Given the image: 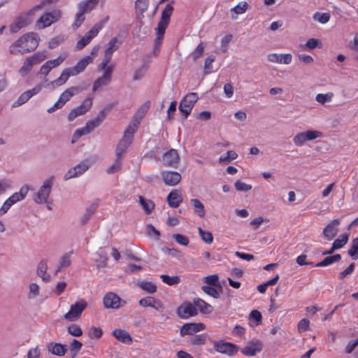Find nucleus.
Segmentation results:
<instances>
[{"mask_svg":"<svg viewBox=\"0 0 358 358\" xmlns=\"http://www.w3.org/2000/svg\"><path fill=\"white\" fill-rule=\"evenodd\" d=\"M39 41L40 38L37 33L29 32L13 43L9 48V52L14 55L29 52L38 47Z\"/></svg>","mask_w":358,"mask_h":358,"instance_id":"f257e3e1","label":"nucleus"},{"mask_svg":"<svg viewBox=\"0 0 358 358\" xmlns=\"http://www.w3.org/2000/svg\"><path fill=\"white\" fill-rule=\"evenodd\" d=\"M173 7L171 4H167L163 10L161 15V19L158 23L157 28V37L155 41V45H159L167 28L170 18L173 13Z\"/></svg>","mask_w":358,"mask_h":358,"instance_id":"f03ea898","label":"nucleus"},{"mask_svg":"<svg viewBox=\"0 0 358 358\" xmlns=\"http://www.w3.org/2000/svg\"><path fill=\"white\" fill-rule=\"evenodd\" d=\"M61 17L62 12L58 9L45 13L36 21L35 28L38 30L44 29L59 21Z\"/></svg>","mask_w":358,"mask_h":358,"instance_id":"7ed1b4c3","label":"nucleus"},{"mask_svg":"<svg viewBox=\"0 0 358 358\" xmlns=\"http://www.w3.org/2000/svg\"><path fill=\"white\" fill-rule=\"evenodd\" d=\"M55 178L51 176L43 181L38 192L34 194L33 200L37 204L47 202L53 186Z\"/></svg>","mask_w":358,"mask_h":358,"instance_id":"20e7f679","label":"nucleus"},{"mask_svg":"<svg viewBox=\"0 0 358 358\" xmlns=\"http://www.w3.org/2000/svg\"><path fill=\"white\" fill-rule=\"evenodd\" d=\"M323 136V134L318 131L314 129H309L304 131L297 133L293 137V143L296 146L301 147L307 141H313L315 139L322 138Z\"/></svg>","mask_w":358,"mask_h":358,"instance_id":"39448f33","label":"nucleus"},{"mask_svg":"<svg viewBox=\"0 0 358 358\" xmlns=\"http://www.w3.org/2000/svg\"><path fill=\"white\" fill-rule=\"evenodd\" d=\"M87 303L84 299H80L72 304L69 310L64 314V318L70 322H75L78 320L83 310L87 308Z\"/></svg>","mask_w":358,"mask_h":358,"instance_id":"423d86ee","label":"nucleus"},{"mask_svg":"<svg viewBox=\"0 0 358 358\" xmlns=\"http://www.w3.org/2000/svg\"><path fill=\"white\" fill-rule=\"evenodd\" d=\"M113 68V65L106 66L105 68H100L99 65L98 66V69L103 71V75L94 81L92 87L93 92L99 91L103 87L110 83Z\"/></svg>","mask_w":358,"mask_h":358,"instance_id":"0eeeda50","label":"nucleus"},{"mask_svg":"<svg viewBox=\"0 0 358 358\" xmlns=\"http://www.w3.org/2000/svg\"><path fill=\"white\" fill-rule=\"evenodd\" d=\"M198 100V96L196 93L191 92L187 94L180 101L179 110L187 117L191 113L195 103Z\"/></svg>","mask_w":358,"mask_h":358,"instance_id":"6e6552de","label":"nucleus"},{"mask_svg":"<svg viewBox=\"0 0 358 358\" xmlns=\"http://www.w3.org/2000/svg\"><path fill=\"white\" fill-rule=\"evenodd\" d=\"M106 308L118 309L126 303L119 296L113 292H108L103 298Z\"/></svg>","mask_w":358,"mask_h":358,"instance_id":"1a4fd4ad","label":"nucleus"},{"mask_svg":"<svg viewBox=\"0 0 358 358\" xmlns=\"http://www.w3.org/2000/svg\"><path fill=\"white\" fill-rule=\"evenodd\" d=\"M197 309L194 304L190 302H184L176 310L177 315L181 319H188L197 315Z\"/></svg>","mask_w":358,"mask_h":358,"instance_id":"9d476101","label":"nucleus"},{"mask_svg":"<svg viewBox=\"0 0 358 358\" xmlns=\"http://www.w3.org/2000/svg\"><path fill=\"white\" fill-rule=\"evenodd\" d=\"M90 166V164L87 160L81 162L74 167L71 168L67 171L64 175V180H68L82 176L89 169Z\"/></svg>","mask_w":358,"mask_h":358,"instance_id":"9b49d317","label":"nucleus"},{"mask_svg":"<svg viewBox=\"0 0 358 358\" xmlns=\"http://www.w3.org/2000/svg\"><path fill=\"white\" fill-rule=\"evenodd\" d=\"M213 346L217 352L224 354L228 356H233L238 352L237 348L235 345L223 341L215 342Z\"/></svg>","mask_w":358,"mask_h":358,"instance_id":"f8f14e48","label":"nucleus"},{"mask_svg":"<svg viewBox=\"0 0 358 358\" xmlns=\"http://www.w3.org/2000/svg\"><path fill=\"white\" fill-rule=\"evenodd\" d=\"M117 40L115 37L113 38L107 44V47L104 52V58L99 64L100 68H105L106 66H109L113 53L117 50L118 45H117Z\"/></svg>","mask_w":358,"mask_h":358,"instance_id":"ddd939ff","label":"nucleus"},{"mask_svg":"<svg viewBox=\"0 0 358 358\" xmlns=\"http://www.w3.org/2000/svg\"><path fill=\"white\" fill-rule=\"evenodd\" d=\"M162 160L164 166L176 167L179 163L180 157L176 150L171 149L163 155Z\"/></svg>","mask_w":358,"mask_h":358,"instance_id":"4468645a","label":"nucleus"},{"mask_svg":"<svg viewBox=\"0 0 358 358\" xmlns=\"http://www.w3.org/2000/svg\"><path fill=\"white\" fill-rule=\"evenodd\" d=\"M161 175L164 184L168 186H176L181 180V175L177 171H164Z\"/></svg>","mask_w":358,"mask_h":358,"instance_id":"2eb2a0df","label":"nucleus"},{"mask_svg":"<svg viewBox=\"0 0 358 358\" xmlns=\"http://www.w3.org/2000/svg\"><path fill=\"white\" fill-rule=\"evenodd\" d=\"M206 326L202 323H186L181 327L180 334L181 336L192 335L204 330Z\"/></svg>","mask_w":358,"mask_h":358,"instance_id":"dca6fc26","label":"nucleus"},{"mask_svg":"<svg viewBox=\"0 0 358 358\" xmlns=\"http://www.w3.org/2000/svg\"><path fill=\"white\" fill-rule=\"evenodd\" d=\"M92 106V99H85L82 104L73 109L68 115V120L73 121L79 115L85 114Z\"/></svg>","mask_w":358,"mask_h":358,"instance_id":"f3484780","label":"nucleus"},{"mask_svg":"<svg viewBox=\"0 0 358 358\" xmlns=\"http://www.w3.org/2000/svg\"><path fill=\"white\" fill-rule=\"evenodd\" d=\"M267 59L271 63L288 65L292 62V55L290 53H271L268 55Z\"/></svg>","mask_w":358,"mask_h":358,"instance_id":"a211bd4d","label":"nucleus"},{"mask_svg":"<svg viewBox=\"0 0 358 358\" xmlns=\"http://www.w3.org/2000/svg\"><path fill=\"white\" fill-rule=\"evenodd\" d=\"M26 17H27L22 14H20L16 17L9 26L10 31L13 34L17 33L21 29L26 27L29 24H31L29 20H27Z\"/></svg>","mask_w":358,"mask_h":358,"instance_id":"6ab92c4d","label":"nucleus"},{"mask_svg":"<svg viewBox=\"0 0 358 358\" xmlns=\"http://www.w3.org/2000/svg\"><path fill=\"white\" fill-rule=\"evenodd\" d=\"M339 220H334L323 230V235L328 241L332 240L338 231Z\"/></svg>","mask_w":358,"mask_h":358,"instance_id":"aec40b11","label":"nucleus"},{"mask_svg":"<svg viewBox=\"0 0 358 358\" xmlns=\"http://www.w3.org/2000/svg\"><path fill=\"white\" fill-rule=\"evenodd\" d=\"M98 29L99 27L95 29L92 28L88 32H87L86 34L77 42L75 48L76 50H80L89 44L92 38L97 36Z\"/></svg>","mask_w":358,"mask_h":358,"instance_id":"412c9836","label":"nucleus"},{"mask_svg":"<svg viewBox=\"0 0 358 358\" xmlns=\"http://www.w3.org/2000/svg\"><path fill=\"white\" fill-rule=\"evenodd\" d=\"M92 61L93 58L91 56L87 55L80 59L75 66L69 69L72 71L73 75L76 76L83 72L85 69L86 66L89 64L92 63Z\"/></svg>","mask_w":358,"mask_h":358,"instance_id":"4be33fe9","label":"nucleus"},{"mask_svg":"<svg viewBox=\"0 0 358 358\" xmlns=\"http://www.w3.org/2000/svg\"><path fill=\"white\" fill-rule=\"evenodd\" d=\"M106 112L104 110L99 111L98 115L94 118L87 122L85 127L90 132H92L95 128L99 127L106 117Z\"/></svg>","mask_w":358,"mask_h":358,"instance_id":"5701e85b","label":"nucleus"},{"mask_svg":"<svg viewBox=\"0 0 358 358\" xmlns=\"http://www.w3.org/2000/svg\"><path fill=\"white\" fill-rule=\"evenodd\" d=\"M70 76H74L69 68L65 69L61 73L60 76L56 80L49 83L50 87L52 89L63 85L66 83Z\"/></svg>","mask_w":358,"mask_h":358,"instance_id":"b1692460","label":"nucleus"},{"mask_svg":"<svg viewBox=\"0 0 358 358\" xmlns=\"http://www.w3.org/2000/svg\"><path fill=\"white\" fill-rule=\"evenodd\" d=\"M262 344L259 341L249 343L242 350L241 352L245 356H254L262 350Z\"/></svg>","mask_w":358,"mask_h":358,"instance_id":"393cba45","label":"nucleus"},{"mask_svg":"<svg viewBox=\"0 0 358 358\" xmlns=\"http://www.w3.org/2000/svg\"><path fill=\"white\" fill-rule=\"evenodd\" d=\"M167 201L170 206L177 208L182 201V196L179 190L174 189L171 191L168 196Z\"/></svg>","mask_w":358,"mask_h":358,"instance_id":"a878e982","label":"nucleus"},{"mask_svg":"<svg viewBox=\"0 0 358 358\" xmlns=\"http://www.w3.org/2000/svg\"><path fill=\"white\" fill-rule=\"evenodd\" d=\"M139 124L140 123L138 122V120L132 119L131 122L127 127L122 137L132 141L134 138V134L137 131Z\"/></svg>","mask_w":358,"mask_h":358,"instance_id":"bb28decb","label":"nucleus"},{"mask_svg":"<svg viewBox=\"0 0 358 358\" xmlns=\"http://www.w3.org/2000/svg\"><path fill=\"white\" fill-rule=\"evenodd\" d=\"M48 271V263L45 260H42L38 264L37 268V275L42 279L45 282H50L51 280L50 275L47 273Z\"/></svg>","mask_w":358,"mask_h":358,"instance_id":"cd10ccee","label":"nucleus"},{"mask_svg":"<svg viewBox=\"0 0 358 358\" xmlns=\"http://www.w3.org/2000/svg\"><path fill=\"white\" fill-rule=\"evenodd\" d=\"M249 8V4L246 1H241L230 10L231 19L236 20L238 15L245 13Z\"/></svg>","mask_w":358,"mask_h":358,"instance_id":"c85d7f7f","label":"nucleus"},{"mask_svg":"<svg viewBox=\"0 0 358 358\" xmlns=\"http://www.w3.org/2000/svg\"><path fill=\"white\" fill-rule=\"evenodd\" d=\"M71 264V252H66L61 256L59 259L58 266L55 270V273L57 274L58 272L62 270L65 269L69 267Z\"/></svg>","mask_w":358,"mask_h":358,"instance_id":"c756f323","label":"nucleus"},{"mask_svg":"<svg viewBox=\"0 0 358 358\" xmlns=\"http://www.w3.org/2000/svg\"><path fill=\"white\" fill-rule=\"evenodd\" d=\"M131 143V141L122 137L116 148V157L122 159V157L126 152L127 149Z\"/></svg>","mask_w":358,"mask_h":358,"instance_id":"7c9ffc66","label":"nucleus"},{"mask_svg":"<svg viewBox=\"0 0 358 358\" xmlns=\"http://www.w3.org/2000/svg\"><path fill=\"white\" fill-rule=\"evenodd\" d=\"M194 304L196 308H198L201 313L203 314L211 313L213 308L210 304L205 302L203 300L197 298L194 299Z\"/></svg>","mask_w":358,"mask_h":358,"instance_id":"2f4dec72","label":"nucleus"},{"mask_svg":"<svg viewBox=\"0 0 358 358\" xmlns=\"http://www.w3.org/2000/svg\"><path fill=\"white\" fill-rule=\"evenodd\" d=\"M79 92V90L76 87H71L66 89L64 92H63L59 98V101L63 105H64L70 99L76 94Z\"/></svg>","mask_w":358,"mask_h":358,"instance_id":"473e14b6","label":"nucleus"},{"mask_svg":"<svg viewBox=\"0 0 358 358\" xmlns=\"http://www.w3.org/2000/svg\"><path fill=\"white\" fill-rule=\"evenodd\" d=\"M113 335L120 342L124 343H131L132 338L131 336L124 330L115 329L113 331Z\"/></svg>","mask_w":358,"mask_h":358,"instance_id":"72a5a7b5","label":"nucleus"},{"mask_svg":"<svg viewBox=\"0 0 358 358\" xmlns=\"http://www.w3.org/2000/svg\"><path fill=\"white\" fill-rule=\"evenodd\" d=\"M41 287L36 282H30L28 285L27 297L29 300L36 299L40 295Z\"/></svg>","mask_w":358,"mask_h":358,"instance_id":"f704fd0d","label":"nucleus"},{"mask_svg":"<svg viewBox=\"0 0 358 358\" xmlns=\"http://www.w3.org/2000/svg\"><path fill=\"white\" fill-rule=\"evenodd\" d=\"M96 6V3H94L93 1L90 0H85L80 2L78 4L77 8L78 10L85 14L92 11Z\"/></svg>","mask_w":358,"mask_h":358,"instance_id":"c9c22d12","label":"nucleus"},{"mask_svg":"<svg viewBox=\"0 0 358 358\" xmlns=\"http://www.w3.org/2000/svg\"><path fill=\"white\" fill-rule=\"evenodd\" d=\"M262 314L259 310H253L249 315V324L254 327L259 325L262 322Z\"/></svg>","mask_w":358,"mask_h":358,"instance_id":"e433bc0d","label":"nucleus"},{"mask_svg":"<svg viewBox=\"0 0 358 358\" xmlns=\"http://www.w3.org/2000/svg\"><path fill=\"white\" fill-rule=\"evenodd\" d=\"M48 350L53 355L57 356H64L67 350L66 346L61 343H51L48 347Z\"/></svg>","mask_w":358,"mask_h":358,"instance_id":"4c0bfd02","label":"nucleus"},{"mask_svg":"<svg viewBox=\"0 0 358 358\" xmlns=\"http://www.w3.org/2000/svg\"><path fill=\"white\" fill-rule=\"evenodd\" d=\"M190 203L194 206V213L200 217H203L206 214L203 204L197 199H192Z\"/></svg>","mask_w":358,"mask_h":358,"instance_id":"58836bf2","label":"nucleus"},{"mask_svg":"<svg viewBox=\"0 0 358 358\" xmlns=\"http://www.w3.org/2000/svg\"><path fill=\"white\" fill-rule=\"evenodd\" d=\"M29 190V185H24L20 189L19 192H15L14 194H13L10 196V197L12 198V199L14 200V201H15L17 203L18 201L23 200L25 198Z\"/></svg>","mask_w":358,"mask_h":358,"instance_id":"ea45409f","label":"nucleus"},{"mask_svg":"<svg viewBox=\"0 0 358 358\" xmlns=\"http://www.w3.org/2000/svg\"><path fill=\"white\" fill-rule=\"evenodd\" d=\"M48 57L46 51L37 52L33 55L27 57V59L34 65L38 64L45 59Z\"/></svg>","mask_w":358,"mask_h":358,"instance_id":"a19ab883","label":"nucleus"},{"mask_svg":"<svg viewBox=\"0 0 358 358\" xmlns=\"http://www.w3.org/2000/svg\"><path fill=\"white\" fill-rule=\"evenodd\" d=\"M341 256L339 254L333 256H329L324 258L322 262L316 264L317 266H327L341 260Z\"/></svg>","mask_w":358,"mask_h":358,"instance_id":"79ce46f5","label":"nucleus"},{"mask_svg":"<svg viewBox=\"0 0 358 358\" xmlns=\"http://www.w3.org/2000/svg\"><path fill=\"white\" fill-rule=\"evenodd\" d=\"M149 108H150V102L147 101V102L144 103L138 109V110L136 111V113H135V115L132 119L138 120V122L140 123V121L145 116V115L148 112Z\"/></svg>","mask_w":358,"mask_h":358,"instance_id":"37998d69","label":"nucleus"},{"mask_svg":"<svg viewBox=\"0 0 358 358\" xmlns=\"http://www.w3.org/2000/svg\"><path fill=\"white\" fill-rule=\"evenodd\" d=\"M138 199L145 212L147 214L151 213L155 207L154 203L150 199H145L142 196H139Z\"/></svg>","mask_w":358,"mask_h":358,"instance_id":"c03bdc74","label":"nucleus"},{"mask_svg":"<svg viewBox=\"0 0 358 358\" xmlns=\"http://www.w3.org/2000/svg\"><path fill=\"white\" fill-rule=\"evenodd\" d=\"M43 8V6L41 4V3H40L38 5H36L34 6V7H32L29 10H28L27 12L26 13H22L23 15H25L27 17V20H29V22L31 23V22L33 21L34 18L36 16V13L41 10L42 8Z\"/></svg>","mask_w":358,"mask_h":358,"instance_id":"a18cd8bd","label":"nucleus"},{"mask_svg":"<svg viewBox=\"0 0 358 358\" xmlns=\"http://www.w3.org/2000/svg\"><path fill=\"white\" fill-rule=\"evenodd\" d=\"M333 97V92H327L326 94H317L315 96V101L317 103L324 105L326 103L331 101Z\"/></svg>","mask_w":358,"mask_h":358,"instance_id":"49530a36","label":"nucleus"},{"mask_svg":"<svg viewBox=\"0 0 358 358\" xmlns=\"http://www.w3.org/2000/svg\"><path fill=\"white\" fill-rule=\"evenodd\" d=\"M238 157V154L234 150H229L226 154L222 155L219 158L220 163H229L231 160H234Z\"/></svg>","mask_w":358,"mask_h":358,"instance_id":"de8ad7c7","label":"nucleus"},{"mask_svg":"<svg viewBox=\"0 0 358 358\" xmlns=\"http://www.w3.org/2000/svg\"><path fill=\"white\" fill-rule=\"evenodd\" d=\"M139 287L149 294H153L157 291V286L152 282L142 281L138 284Z\"/></svg>","mask_w":358,"mask_h":358,"instance_id":"09e8293b","label":"nucleus"},{"mask_svg":"<svg viewBox=\"0 0 358 358\" xmlns=\"http://www.w3.org/2000/svg\"><path fill=\"white\" fill-rule=\"evenodd\" d=\"M348 241V235L347 234H342L340 238L336 239L333 244V250H338L343 248Z\"/></svg>","mask_w":358,"mask_h":358,"instance_id":"8fccbe9b","label":"nucleus"},{"mask_svg":"<svg viewBox=\"0 0 358 358\" xmlns=\"http://www.w3.org/2000/svg\"><path fill=\"white\" fill-rule=\"evenodd\" d=\"M90 133V132L89 131L88 129L85 127V125L82 128L76 129L73 134L71 143H75L76 142H77L78 141V139L81 136H83L84 135H87Z\"/></svg>","mask_w":358,"mask_h":358,"instance_id":"3c124183","label":"nucleus"},{"mask_svg":"<svg viewBox=\"0 0 358 358\" xmlns=\"http://www.w3.org/2000/svg\"><path fill=\"white\" fill-rule=\"evenodd\" d=\"M30 94L28 93L27 91L24 92L19 97L18 99L14 101L12 104L13 108H16L20 106H22V104L25 103L29 99H31Z\"/></svg>","mask_w":358,"mask_h":358,"instance_id":"603ef678","label":"nucleus"},{"mask_svg":"<svg viewBox=\"0 0 358 358\" xmlns=\"http://www.w3.org/2000/svg\"><path fill=\"white\" fill-rule=\"evenodd\" d=\"M160 278H162V281L169 285H174L180 283V279L178 276H169L168 275H161Z\"/></svg>","mask_w":358,"mask_h":358,"instance_id":"864d4df0","label":"nucleus"},{"mask_svg":"<svg viewBox=\"0 0 358 358\" xmlns=\"http://www.w3.org/2000/svg\"><path fill=\"white\" fill-rule=\"evenodd\" d=\"M199 234L202 239L207 244H210L213 241L212 234L208 231H204L201 227L198 228Z\"/></svg>","mask_w":358,"mask_h":358,"instance_id":"5fc2aeb1","label":"nucleus"},{"mask_svg":"<svg viewBox=\"0 0 358 358\" xmlns=\"http://www.w3.org/2000/svg\"><path fill=\"white\" fill-rule=\"evenodd\" d=\"M122 159L116 157L114 163L108 167L106 169V173L108 174L115 173L119 171L122 167Z\"/></svg>","mask_w":358,"mask_h":358,"instance_id":"6e6d98bb","label":"nucleus"},{"mask_svg":"<svg viewBox=\"0 0 358 358\" xmlns=\"http://www.w3.org/2000/svg\"><path fill=\"white\" fill-rule=\"evenodd\" d=\"M85 13L78 10V13H76L75 17V20L72 24L73 29L76 30L78 27H80L83 22L85 21Z\"/></svg>","mask_w":358,"mask_h":358,"instance_id":"4d7b16f0","label":"nucleus"},{"mask_svg":"<svg viewBox=\"0 0 358 358\" xmlns=\"http://www.w3.org/2000/svg\"><path fill=\"white\" fill-rule=\"evenodd\" d=\"M67 331L69 334L76 337L80 336L83 334L82 329L78 325L75 324H70L67 327Z\"/></svg>","mask_w":358,"mask_h":358,"instance_id":"13d9d810","label":"nucleus"},{"mask_svg":"<svg viewBox=\"0 0 358 358\" xmlns=\"http://www.w3.org/2000/svg\"><path fill=\"white\" fill-rule=\"evenodd\" d=\"M313 19L322 24H326L330 20V14L328 13H316L313 15Z\"/></svg>","mask_w":358,"mask_h":358,"instance_id":"bf43d9fd","label":"nucleus"},{"mask_svg":"<svg viewBox=\"0 0 358 358\" xmlns=\"http://www.w3.org/2000/svg\"><path fill=\"white\" fill-rule=\"evenodd\" d=\"M234 187L238 192H248L252 188L251 185L241 180H236L234 183Z\"/></svg>","mask_w":358,"mask_h":358,"instance_id":"052dcab7","label":"nucleus"},{"mask_svg":"<svg viewBox=\"0 0 358 358\" xmlns=\"http://www.w3.org/2000/svg\"><path fill=\"white\" fill-rule=\"evenodd\" d=\"M348 255L352 257L353 259L358 258V238L352 241L351 248L348 250Z\"/></svg>","mask_w":358,"mask_h":358,"instance_id":"680f3d73","label":"nucleus"},{"mask_svg":"<svg viewBox=\"0 0 358 358\" xmlns=\"http://www.w3.org/2000/svg\"><path fill=\"white\" fill-rule=\"evenodd\" d=\"M33 64L27 58L24 61L22 66L19 70V73L22 76H26L31 70Z\"/></svg>","mask_w":358,"mask_h":358,"instance_id":"e2e57ef3","label":"nucleus"},{"mask_svg":"<svg viewBox=\"0 0 358 358\" xmlns=\"http://www.w3.org/2000/svg\"><path fill=\"white\" fill-rule=\"evenodd\" d=\"M43 87H50L49 83H40L36 85H35L33 88L27 90L28 93L30 94L31 97H32L34 95L38 94Z\"/></svg>","mask_w":358,"mask_h":358,"instance_id":"0e129e2a","label":"nucleus"},{"mask_svg":"<svg viewBox=\"0 0 358 358\" xmlns=\"http://www.w3.org/2000/svg\"><path fill=\"white\" fill-rule=\"evenodd\" d=\"M97 255L99 256L100 260L99 262L96 263V267L97 268L105 267L107 264V261H108V257L106 255V253L102 249H100L97 252Z\"/></svg>","mask_w":358,"mask_h":358,"instance_id":"69168bd1","label":"nucleus"},{"mask_svg":"<svg viewBox=\"0 0 358 358\" xmlns=\"http://www.w3.org/2000/svg\"><path fill=\"white\" fill-rule=\"evenodd\" d=\"M322 43L320 40L317 38H310L305 44V49L313 50L316 48H321Z\"/></svg>","mask_w":358,"mask_h":358,"instance_id":"338daca9","label":"nucleus"},{"mask_svg":"<svg viewBox=\"0 0 358 358\" xmlns=\"http://www.w3.org/2000/svg\"><path fill=\"white\" fill-rule=\"evenodd\" d=\"M88 335L91 338H100L103 335L102 330L96 327H91L88 331Z\"/></svg>","mask_w":358,"mask_h":358,"instance_id":"774afa93","label":"nucleus"}]
</instances>
